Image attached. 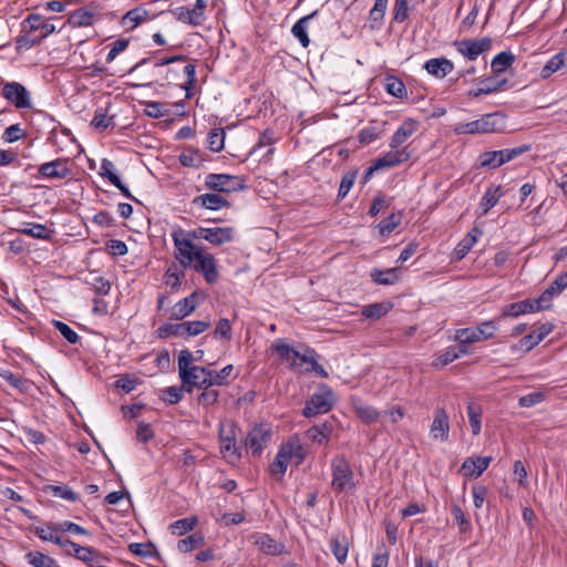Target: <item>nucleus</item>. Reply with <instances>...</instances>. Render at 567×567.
<instances>
[{
	"label": "nucleus",
	"mask_w": 567,
	"mask_h": 567,
	"mask_svg": "<svg viewBox=\"0 0 567 567\" xmlns=\"http://www.w3.org/2000/svg\"><path fill=\"white\" fill-rule=\"evenodd\" d=\"M477 238L472 237V233H468L466 237H464L454 248L453 256L455 260L463 259L471 248L476 243Z\"/></svg>",
	"instance_id": "obj_53"
},
{
	"label": "nucleus",
	"mask_w": 567,
	"mask_h": 567,
	"mask_svg": "<svg viewBox=\"0 0 567 567\" xmlns=\"http://www.w3.org/2000/svg\"><path fill=\"white\" fill-rule=\"evenodd\" d=\"M27 135L25 131L20 126V124H13L8 126L3 134L2 140L6 143H13L21 138H23Z\"/></svg>",
	"instance_id": "obj_62"
},
{
	"label": "nucleus",
	"mask_w": 567,
	"mask_h": 567,
	"mask_svg": "<svg viewBox=\"0 0 567 567\" xmlns=\"http://www.w3.org/2000/svg\"><path fill=\"white\" fill-rule=\"evenodd\" d=\"M426 72L437 79H443L454 70V64L446 58H434L425 62Z\"/></svg>",
	"instance_id": "obj_26"
},
{
	"label": "nucleus",
	"mask_w": 567,
	"mask_h": 567,
	"mask_svg": "<svg viewBox=\"0 0 567 567\" xmlns=\"http://www.w3.org/2000/svg\"><path fill=\"white\" fill-rule=\"evenodd\" d=\"M566 287L567 271L557 276V278L543 291V293L538 297V302L547 305V309H549L553 298L559 296Z\"/></svg>",
	"instance_id": "obj_25"
},
{
	"label": "nucleus",
	"mask_w": 567,
	"mask_h": 567,
	"mask_svg": "<svg viewBox=\"0 0 567 567\" xmlns=\"http://www.w3.org/2000/svg\"><path fill=\"white\" fill-rule=\"evenodd\" d=\"M318 10H315L310 14L300 18L291 28L292 35L298 39L302 48H308L310 44L307 29L310 20H312L318 14Z\"/></svg>",
	"instance_id": "obj_31"
},
{
	"label": "nucleus",
	"mask_w": 567,
	"mask_h": 567,
	"mask_svg": "<svg viewBox=\"0 0 567 567\" xmlns=\"http://www.w3.org/2000/svg\"><path fill=\"white\" fill-rule=\"evenodd\" d=\"M175 247V258L182 267L193 268L196 272L203 275L207 284H215L218 280L219 272L215 257L204 251V249L188 239L173 236Z\"/></svg>",
	"instance_id": "obj_2"
},
{
	"label": "nucleus",
	"mask_w": 567,
	"mask_h": 567,
	"mask_svg": "<svg viewBox=\"0 0 567 567\" xmlns=\"http://www.w3.org/2000/svg\"><path fill=\"white\" fill-rule=\"evenodd\" d=\"M285 452L289 461L296 460V464H301L306 458V451L298 440H290L280 446Z\"/></svg>",
	"instance_id": "obj_37"
},
{
	"label": "nucleus",
	"mask_w": 567,
	"mask_h": 567,
	"mask_svg": "<svg viewBox=\"0 0 567 567\" xmlns=\"http://www.w3.org/2000/svg\"><path fill=\"white\" fill-rule=\"evenodd\" d=\"M225 133L223 130H212L208 134L210 151L220 152L224 148Z\"/></svg>",
	"instance_id": "obj_63"
},
{
	"label": "nucleus",
	"mask_w": 567,
	"mask_h": 567,
	"mask_svg": "<svg viewBox=\"0 0 567 567\" xmlns=\"http://www.w3.org/2000/svg\"><path fill=\"white\" fill-rule=\"evenodd\" d=\"M530 150V145H520L513 148H504L501 151H488L480 155V167L495 169L505 163L523 155Z\"/></svg>",
	"instance_id": "obj_6"
},
{
	"label": "nucleus",
	"mask_w": 567,
	"mask_h": 567,
	"mask_svg": "<svg viewBox=\"0 0 567 567\" xmlns=\"http://www.w3.org/2000/svg\"><path fill=\"white\" fill-rule=\"evenodd\" d=\"M208 6V0H196L193 8L178 7L175 10V16L178 21L190 24L193 27L202 25L206 20L205 10Z\"/></svg>",
	"instance_id": "obj_14"
},
{
	"label": "nucleus",
	"mask_w": 567,
	"mask_h": 567,
	"mask_svg": "<svg viewBox=\"0 0 567 567\" xmlns=\"http://www.w3.org/2000/svg\"><path fill=\"white\" fill-rule=\"evenodd\" d=\"M220 452L224 453L225 456H233L235 460H239L240 457V454L237 452L235 437L230 435H220Z\"/></svg>",
	"instance_id": "obj_57"
},
{
	"label": "nucleus",
	"mask_w": 567,
	"mask_h": 567,
	"mask_svg": "<svg viewBox=\"0 0 567 567\" xmlns=\"http://www.w3.org/2000/svg\"><path fill=\"white\" fill-rule=\"evenodd\" d=\"M410 0H395L393 8V21L402 23L409 17V3Z\"/></svg>",
	"instance_id": "obj_64"
},
{
	"label": "nucleus",
	"mask_w": 567,
	"mask_h": 567,
	"mask_svg": "<svg viewBox=\"0 0 567 567\" xmlns=\"http://www.w3.org/2000/svg\"><path fill=\"white\" fill-rule=\"evenodd\" d=\"M358 176V169L352 168L347 171L340 182L339 190H338V198L342 199L344 198L350 189L352 188L355 179Z\"/></svg>",
	"instance_id": "obj_49"
},
{
	"label": "nucleus",
	"mask_w": 567,
	"mask_h": 567,
	"mask_svg": "<svg viewBox=\"0 0 567 567\" xmlns=\"http://www.w3.org/2000/svg\"><path fill=\"white\" fill-rule=\"evenodd\" d=\"M497 330V326L494 320H486L481 322L474 328H462L457 329L455 339L458 342H481L492 339Z\"/></svg>",
	"instance_id": "obj_9"
},
{
	"label": "nucleus",
	"mask_w": 567,
	"mask_h": 567,
	"mask_svg": "<svg viewBox=\"0 0 567 567\" xmlns=\"http://www.w3.org/2000/svg\"><path fill=\"white\" fill-rule=\"evenodd\" d=\"M20 231L27 236L43 240L51 239L53 233L52 230H49L45 225L42 224H30L29 227H25Z\"/></svg>",
	"instance_id": "obj_47"
},
{
	"label": "nucleus",
	"mask_w": 567,
	"mask_h": 567,
	"mask_svg": "<svg viewBox=\"0 0 567 567\" xmlns=\"http://www.w3.org/2000/svg\"><path fill=\"white\" fill-rule=\"evenodd\" d=\"M150 6H152V2H147L132 10H128L124 14L122 23L124 25L130 24V27L133 29L143 22L152 20L156 14L151 9H148Z\"/></svg>",
	"instance_id": "obj_21"
},
{
	"label": "nucleus",
	"mask_w": 567,
	"mask_h": 567,
	"mask_svg": "<svg viewBox=\"0 0 567 567\" xmlns=\"http://www.w3.org/2000/svg\"><path fill=\"white\" fill-rule=\"evenodd\" d=\"M198 523V518L196 516H189L174 522L171 525V529L174 534L182 536L195 528Z\"/></svg>",
	"instance_id": "obj_46"
},
{
	"label": "nucleus",
	"mask_w": 567,
	"mask_h": 567,
	"mask_svg": "<svg viewBox=\"0 0 567 567\" xmlns=\"http://www.w3.org/2000/svg\"><path fill=\"white\" fill-rule=\"evenodd\" d=\"M330 550L339 564H344L349 553V539L344 533H337L330 539Z\"/></svg>",
	"instance_id": "obj_30"
},
{
	"label": "nucleus",
	"mask_w": 567,
	"mask_h": 567,
	"mask_svg": "<svg viewBox=\"0 0 567 567\" xmlns=\"http://www.w3.org/2000/svg\"><path fill=\"white\" fill-rule=\"evenodd\" d=\"M467 415L470 425L472 429V433L474 435L480 434L481 432V417H482V408L480 404L470 403L467 405Z\"/></svg>",
	"instance_id": "obj_48"
},
{
	"label": "nucleus",
	"mask_w": 567,
	"mask_h": 567,
	"mask_svg": "<svg viewBox=\"0 0 567 567\" xmlns=\"http://www.w3.org/2000/svg\"><path fill=\"white\" fill-rule=\"evenodd\" d=\"M1 95L17 109H30L31 96L25 86L19 82H4Z\"/></svg>",
	"instance_id": "obj_12"
},
{
	"label": "nucleus",
	"mask_w": 567,
	"mask_h": 567,
	"mask_svg": "<svg viewBox=\"0 0 567 567\" xmlns=\"http://www.w3.org/2000/svg\"><path fill=\"white\" fill-rule=\"evenodd\" d=\"M183 390H185L182 386H167L163 390H161L159 398L167 402L168 404H176L178 403L183 398Z\"/></svg>",
	"instance_id": "obj_55"
},
{
	"label": "nucleus",
	"mask_w": 567,
	"mask_h": 567,
	"mask_svg": "<svg viewBox=\"0 0 567 567\" xmlns=\"http://www.w3.org/2000/svg\"><path fill=\"white\" fill-rule=\"evenodd\" d=\"M450 433V421L449 415L443 408H437L434 413V419L431 424L430 434L432 439L439 440L441 442H446L449 440Z\"/></svg>",
	"instance_id": "obj_18"
},
{
	"label": "nucleus",
	"mask_w": 567,
	"mask_h": 567,
	"mask_svg": "<svg viewBox=\"0 0 567 567\" xmlns=\"http://www.w3.org/2000/svg\"><path fill=\"white\" fill-rule=\"evenodd\" d=\"M187 56L183 54L165 56L154 62L153 68L145 76L148 82L138 84L137 86H151L158 83L161 86L176 84L186 91V97L193 96V89L196 84V65L188 63L182 69L176 63H184Z\"/></svg>",
	"instance_id": "obj_1"
},
{
	"label": "nucleus",
	"mask_w": 567,
	"mask_h": 567,
	"mask_svg": "<svg viewBox=\"0 0 567 567\" xmlns=\"http://www.w3.org/2000/svg\"><path fill=\"white\" fill-rule=\"evenodd\" d=\"M271 347L281 360L289 363L290 369L300 370V363L298 362L299 351L281 340H277Z\"/></svg>",
	"instance_id": "obj_28"
},
{
	"label": "nucleus",
	"mask_w": 567,
	"mask_h": 567,
	"mask_svg": "<svg viewBox=\"0 0 567 567\" xmlns=\"http://www.w3.org/2000/svg\"><path fill=\"white\" fill-rule=\"evenodd\" d=\"M157 333L159 338H168V337H182L184 338V328L182 323H164L157 329Z\"/></svg>",
	"instance_id": "obj_58"
},
{
	"label": "nucleus",
	"mask_w": 567,
	"mask_h": 567,
	"mask_svg": "<svg viewBox=\"0 0 567 567\" xmlns=\"http://www.w3.org/2000/svg\"><path fill=\"white\" fill-rule=\"evenodd\" d=\"M202 296L199 290L193 291L189 296L177 301L171 313V319L182 320L192 315L198 305V298Z\"/></svg>",
	"instance_id": "obj_20"
},
{
	"label": "nucleus",
	"mask_w": 567,
	"mask_h": 567,
	"mask_svg": "<svg viewBox=\"0 0 567 567\" xmlns=\"http://www.w3.org/2000/svg\"><path fill=\"white\" fill-rule=\"evenodd\" d=\"M355 413L358 417L367 424L374 423L381 415L375 408L370 405L355 406Z\"/></svg>",
	"instance_id": "obj_54"
},
{
	"label": "nucleus",
	"mask_w": 567,
	"mask_h": 567,
	"mask_svg": "<svg viewBox=\"0 0 567 567\" xmlns=\"http://www.w3.org/2000/svg\"><path fill=\"white\" fill-rule=\"evenodd\" d=\"M113 118H114V116L107 115L106 110H104L103 107H99L94 112V116H93V120L91 121V125L95 130L103 132L106 128L113 127L115 125Z\"/></svg>",
	"instance_id": "obj_42"
},
{
	"label": "nucleus",
	"mask_w": 567,
	"mask_h": 567,
	"mask_svg": "<svg viewBox=\"0 0 567 567\" xmlns=\"http://www.w3.org/2000/svg\"><path fill=\"white\" fill-rule=\"evenodd\" d=\"M491 461V456L467 457L463 462L461 471L466 477L477 478L487 470Z\"/></svg>",
	"instance_id": "obj_23"
},
{
	"label": "nucleus",
	"mask_w": 567,
	"mask_h": 567,
	"mask_svg": "<svg viewBox=\"0 0 567 567\" xmlns=\"http://www.w3.org/2000/svg\"><path fill=\"white\" fill-rule=\"evenodd\" d=\"M173 236L188 239L189 243H193L194 239H204L214 246H221L234 240L235 229L233 227H198L193 230L179 228L172 233Z\"/></svg>",
	"instance_id": "obj_3"
},
{
	"label": "nucleus",
	"mask_w": 567,
	"mask_h": 567,
	"mask_svg": "<svg viewBox=\"0 0 567 567\" xmlns=\"http://www.w3.org/2000/svg\"><path fill=\"white\" fill-rule=\"evenodd\" d=\"M332 489L337 493L355 488L354 474L350 463L343 455H337L331 461Z\"/></svg>",
	"instance_id": "obj_5"
},
{
	"label": "nucleus",
	"mask_w": 567,
	"mask_h": 567,
	"mask_svg": "<svg viewBox=\"0 0 567 567\" xmlns=\"http://www.w3.org/2000/svg\"><path fill=\"white\" fill-rule=\"evenodd\" d=\"M507 83L506 79H498V75H492L480 81L478 85L482 89H489L485 92L486 95L498 92Z\"/></svg>",
	"instance_id": "obj_59"
},
{
	"label": "nucleus",
	"mask_w": 567,
	"mask_h": 567,
	"mask_svg": "<svg viewBox=\"0 0 567 567\" xmlns=\"http://www.w3.org/2000/svg\"><path fill=\"white\" fill-rule=\"evenodd\" d=\"M392 307L393 305L391 302H375L364 306L361 313L367 319L378 320L385 316L392 309Z\"/></svg>",
	"instance_id": "obj_33"
},
{
	"label": "nucleus",
	"mask_w": 567,
	"mask_h": 567,
	"mask_svg": "<svg viewBox=\"0 0 567 567\" xmlns=\"http://www.w3.org/2000/svg\"><path fill=\"white\" fill-rule=\"evenodd\" d=\"M255 545L266 555L278 556L285 551V544L275 540L268 534H258L255 536Z\"/></svg>",
	"instance_id": "obj_27"
},
{
	"label": "nucleus",
	"mask_w": 567,
	"mask_h": 567,
	"mask_svg": "<svg viewBox=\"0 0 567 567\" xmlns=\"http://www.w3.org/2000/svg\"><path fill=\"white\" fill-rule=\"evenodd\" d=\"M0 377L7 381L11 386L20 390L21 392H25L29 388V381L27 379L21 378L10 371L0 372Z\"/></svg>",
	"instance_id": "obj_56"
},
{
	"label": "nucleus",
	"mask_w": 567,
	"mask_h": 567,
	"mask_svg": "<svg viewBox=\"0 0 567 567\" xmlns=\"http://www.w3.org/2000/svg\"><path fill=\"white\" fill-rule=\"evenodd\" d=\"M185 276L184 271L177 272L176 267H169L165 275V284L171 287L173 291H177L182 285V278Z\"/></svg>",
	"instance_id": "obj_60"
},
{
	"label": "nucleus",
	"mask_w": 567,
	"mask_h": 567,
	"mask_svg": "<svg viewBox=\"0 0 567 567\" xmlns=\"http://www.w3.org/2000/svg\"><path fill=\"white\" fill-rule=\"evenodd\" d=\"M547 309V305L538 302L536 299H525L517 302L509 303L503 308V317H518L525 313H532Z\"/></svg>",
	"instance_id": "obj_16"
},
{
	"label": "nucleus",
	"mask_w": 567,
	"mask_h": 567,
	"mask_svg": "<svg viewBox=\"0 0 567 567\" xmlns=\"http://www.w3.org/2000/svg\"><path fill=\"white\" fill-rule=\"evenodd\" d=\"M21 35H19L16 40L17 50H29L41 43V39H39L38 34L33 31L23 30L21 28Z\"/></svg>",
	"instance_id": "obj_43"
},
{
	"label": "nucleus",
	"mask_w": 567,
	"mask_h": 567,
	"mask_svg": "<svg viewBox=\"0 0 567 567\" xmlns=\"http://www.w3.org/2000/svg\"><path fill=\"white\" fill-rule=\"evenodd\" d=\"M44 492L69 502H78L80 499L79 494L66 485H48L44 487Z\"/></svg>",
	"instance_id": "obj_40"
},
{
	"label": "nucleus",
	"mask_w": 567,
	"mask_h": 567,
	"mask_svg": "<svg viewBox=\"0 0 567 567\" xmlns=\"http://www.w3.org/2000/svg\"><path fill=\"white\" fill-rule=\"evenodd\" d=\"M25 559L33 567H59L54 558L38 550L27 553Z\"/></svg>",
	"instance_id": "obj_39"
},
{
	"label": "nucleus",
	"mask_w": 567,
	"mask_h": 567,
	"mask_svg": "<svg viewBox=\"0 0 567 567\" xmlns=\"http://www.w3.org/2000/svg\"><path fill=\"white\" fill-rule=\"evenodd\" d=\"M100 175L102 177L107 178L110 181V183L112 185H114L122 193L123 196H125L126 198H128L131 200L138 203L137 198H135L131 194L130 189L122 183L120 177L114 173V164L112 161H110L107 158L102 159Z\"/></svg>",
	"instance_id": "obj_24"
},
{
	"label": "nucleus",
	"mask_w": 567,
	"mask_h": 567,
	"mask_svg": "<svg viewBox=\"0 0 567 567\" xmlns=\"http://www.w3.org/2000/svg\"><path fill=\"white\" fill-rule=\"evenodd\" d=\"M289 458L286 455V452L280 447L275 460L270 464L269 471L270 474L277 480L280 481L288 467Z\"/></svg>",
	"instance_id": "obj_36"
},
{
	"label": "nucleus",
	"mask_w": 567,
	"mask_h": 567,
	"mask_svg": "<svg viewBox=\"0 0 567 567\" xmlns=\"http://www.w3.org/2000/svg\"><path fill=\"white\" fill-rule=\"evenodd\" d=\"M192 204L209 210H219L230 206V203L217 192L198 195L192 200Z\"/></svg>",
	"instance_id": "obj_22"
},
{
	"label": "nucleus",
	"mask_w": 567,
	"mask_h": 567,
	"mask_svg": "<svg viewBox=\"0 0 567 567\" xmlns=\"http://www.w3.org/2000/svg\"><path fill=\"white\" fill-rule=\"evenodd\" d=\"M272 430L270 426L260 424L254 426L245 440L246 447L251 450L254 456H260L264 447L270 442Z\"/></svg>",
	"instance_id": "obj_13"
},
{
	"label": "nucleus",
	"mask_w": 567,
	"mask_h": 567,
	"mask_svg": "<svg viewBox=\"0 0 567 567\" xmlns=\"http://www.w3.org/2000/svg\"><path fill=\"white\" fill-rule=\"evenodd\" d=\"M491 38L481 39H462L453 43L455 50L468 61L476 60L482 53L487 52L492 48Z\"/></svg>",
	"instance_id": "obj_11"
},
{
	"label": "nucleus",
	"mask_w": 567,
	"mask_h": 567,
	"mask_svg": "<svg viewBox=\"0 0 567 567\" xmlns=\"http://www.w3.org/2000/svg\"><path fill=\"white\" fill-rule=\"evenodd\" d=\"M392 151L385 153L384 155L378 157L375 162L381 167L391 168L400 165L403 162H406L410 158V154L406 148H391Z\"/></svg>",
	"instance_id": "obj_29"
},
{
	"label": "nucleus",
	"mask_w": 567,
	"mask_h": 567,
	"mask_svg": "<svg viewBox=\"0 0 567 567\" xmlns=\"http://www.w3.org/2000/svg\"><path fill=\"white\" fill-rule=\"evenodd\" d=\"M334 403L333 392L328 385H321L319 391L313 393L310 399L306 402L302 410V415L306 417H312L318 414L328 413Z\"/></svg>",
	"instance_id": "obj_7"
},
{
	"label": "nucleus",
	"mask_w": 567,
	"mask_h": 567,
	"mask_svg": "<svg viewBox=\"0 0 567 567\" xmlns=\"http://www.w3.org/2000/svg\"><path fill=\"white\" fill-rule=\"evenodd\" d=\"M502 117L498 113H489L483 115L481 118L461 123L455 126L456 134H485L493 133L499 128Z\"/></svg>",
	"instance_id": "obj_8"
},
{
	"label": "nucleus",
	"mask_w": 567,
	"mask_h": 567,
	"mask_svg": "<svg viewBox=\"0 0 567 567\" xmlns=\"http://www.w3.org/2000/svg\"><path fill=\"white\" fill-rule=\"evenodd\" d=\"M21 28L23 30L33 31L38 34L39 39L43 40L50 34L55 32V25L49 22L42 21L40 14L31 13L22 22Z\"/></svg>",
	"instance_id": "obj_19"
},
{
	"label": "nucleus",
	"mask_w": 567,
	"mask_h": 567,
	"mask_svg": "<svg viewBox=\"0 0 567 567\" xmlns=\"http://www.w3.org/2000/svg\"><path fill=\"white\" fill-rule=\"evenodd\" d=\"M384 89L388 94L403 99L406 96V87L403 81L394 75H386L384 79Z\"/></svg>",
	"instance_id": "obj_38"
},
{
	"label": "nucleus",
	"mask_w": 567,
	"mask_h": 567,
	"mask_svg": "<svg viewBox=\"0 0 567 567\" xmlns=\"http://www.w3.org/2000/svg\"><path fill=\"white\" fill-rule=\"evenodd\" d=\"M417 125L416 122L413 120H406L404 121L398 130L394 132V134L391 137L390 141V147L391 148H400V146L406 142V140L414 134L416 131Z\"/></svg>",
	"instance_id": "obj_32"
},
{
	"label": "nucleus",
	"mask_w": 567,
	"mask_h": 567,
	"mask_svg": "<svg viewBox=\"0 0 567 567\" xmlns=\"http://www.w3.org/2000/svg\"><path fill=\"white\" fill-rule=\"evenodd\" d=\"M52 324L68 342L72 344L79 342V334L70 326L59 320H53Z\"/></svg>",
	"instance_id": "obj_61"
},
{
	"label": "nucleus",
	"mask_w": 567,
	"mask_h": 567,
	"mask_svg": "<svg viewBox=\"0 0 567 567\" xmlns=\"http://www.w3.org/2000/svg\"><path fill=\"white\" fill-rule=\"evenodd\" d=\"M389 0H375L369 13L371 28L374 29L383 21Z\"/></svg>",
	"instance_id": "obj_44"
},
{
	"label": "nucleus",
	"mask_w": 567,
	"mask_h": 567,
	"mask_svg": "<svg viewBox=\"0 0 567 567\" xmlns=\"http://www.w3.org/2000/svg\"><path fill=\"white\" fill-rule=\"evenodd\" d=\"M564 65V53L559 52L550 58V60L543 66L540 71V76L543 79H548L555 72L561 69Z\"/></svg>",
	"instance_id": "obj_51"
},
{
	"label": "nucleus",
	"mask_w": 567,
	"mask_h": 567,
	"mask_svg": "<svg viewBox=\"0 0 567 567\" xmlns=\"http://www.w3.org/2000/svg\"><path fill=\"white\" fill-rule=\"evenodd\" d=\"M502 196L503 192L501 186L488 187L481 200V207L483 208V212L487 213L491 208H493Z\"/></svg>",
	"instance_id": "obj_41"
},
{
	"label": "nucleus",
	"mask_w": 567,
	"mask_h": 567,
	"mask_svg": "<svg viewBox=\"0 0 567 567\" xmlns=\"http://www.w3.org/2000/svg\"><path fill=\"white\" fill-rule=\"evenodd\" d=\"M554 329V324L545 322L530 333L524 336L518 343L511 347L512 351L528 352L533 350L538 343H540Z\"/></svg>",
	"instance_id": "obj_15"
},
{
	"label": "nucleus",
	"mask_w": 567,
	"mask_h": 567,
	"mask_svg": "<svg viewBox=\"0 0 567 567\" xmlns=\"http://www.w3.org/2000/svg\"><path fill=\"white\" fill-rule=\"evenodd\" d=\"M38 173L47 179H62L71 174V168L68 166V159L56 158L40 165Z\"/></svg>",
	"instance_id": "obj_17"
},
{
	"label": "nucleus",
	"mask_w": 567,
	"mask_h": 567,
	"mask_svg": "<svg viewBox=\"0 0 567 567\" xmlns=\"http://www.w3.org/2000/svg\"><path fill=\"white\" fill-rule=\"evenodd\" d=\"M205 187L217 193H234L245 188L239 176L210 173L205 177Z\"/></svg>",
	"instance_id": "obj_10"
},
{
	"label": "nucleus",
	"mask_w": 567,
	"mask_h": 567,
	"mask_svg": "<svg viewBox=\"0 0 567 567\" xmlns=\"http://www.w3.org/2000/svg\"><path fill=\"white\" fill-rule=\"evenodd\" d=\"M204 543V536L200 533H193L186 538L178 540L177 548L181 553H189Z\"/></svg>",
	"instance_id": "obj_45"
},
{
	"label": "nucleus",
	"mask_w": 567,
	"mask_h": 567,
	"mask_svg": "<svg viewBox=\"0 0 567 567\" xmlns=\"http://www.w3.org/2000/svg\"><path fill=\"white\" fill-rule=\"evenodd\" d=\"M210 327L209 321L196 320V321H185L183 322L184 328V338L185 337H195L204 331H206Z\"/></svg>",
	"instance_id": "obj_52"
},
{
	"label": "nucleus",
	"mask_w": 567,
	"mask_h": 567,
	"mask_svg": "<svg viewBox=\"0 0 567 567\" xmlns=\"http://www.w3.org/2000/svg\"><path fill=\"white\" fill-rule=\"evenodd\" d=\"M515 61V56L511 52H499L496 54L492 62H491V69L494 75H499L501 73L505 72L508 68L512 66V64Z\"/></svg>",
	"instance_id": "obj_35"
},
{
	"label": "nucleus",
	"mask_w": 567,
	"mask_h": 567,
	"mask_svg": "<svg viewBox=\"0 0 567 567\" xmlns=\"http://www.w3.org/2000/svg\"><path fill=\"white\" fill-rule=\"evenodd\" d=\"M194 355L188 349H184L178 354V374L183 383V388L187 392H192L195 383L204 375H212L210 369L199 365H193Z\"/></svg>",
	"instance_id": "obj_4"
},
{
	"label": "nucleus",
	"mask_w": 567,
	"mask_h": 567,
	"mask_svg": "<svg viewBox=\"0 0 567 567\" xmlns=\"http://www.w3.org/2000/svg\"><path fill=\"white\" fill-rule=\"evenodd\" d=\"M48 528L56 533L70 532L79 535H90L89 530L70 520H64L58 524L49 525Z\"/></svg>",
	"instance_id": "obj_50"
},
{
	"label": "nucleus",
	"mask_w": 567,
	"mask_h": 567,
	"mask_svg": "<svg viewBox=\"0 0 567 567\" xmlns=\"http://www.w3.org/2000/svg\"><path fill=\"white\" fill-rule=\"evenodd\" d=\"M370 277L375 284L383 286L394 285L399 281L396 268H389L385 270L373 268Z\"/></svg>",
	"instance_id": "obj_34"
}]
</instances>
